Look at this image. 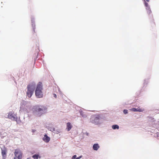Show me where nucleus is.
I'll list each match as a JSON object with an SVG mask.
<instances>
[{
  "instance_id": "obj_1",
  "label": "nucleus",
  "mask_w": 159,
  "mask_h": 159,
  "mask_svg": "<svg viewBox=\"0 0 159 159\" xmlns=\"http://www.w3.org/2000/svg\"><path fill=\"white\" fill-rule=\"evenodd\" d=\"M35 87V84L34 82H33L27 86V91L26 92V96L29 98L31 97L34 91Z\"/></svg>"
},
{
  "instance_id": "obj_2",
  "label": "nucleus",
  "mask_w": 159,
  "mask_h": 159,
  "mask_svg": "<svg viewBox=\"0 0 159 159\" xmlns=\"http://www.w3.org/2000/svg\"><path fill=\"white\" fill-rule=\"evenodd\" d=\"M42 89V83L41 82H39L38 84L35 92L36 96L38 98H41L43 97Z\"/></svg>"
},
{
  "instance_id": "obj_3",
  "label": "nucleus",
  "mask_w": 159,
  "mask_h": 159,
  "mask_svg": "<svg viewBox=\"0 0 159 159\" xmlns=\"http://www.w3.org/2000/svg\"><path fill=\"white\" fill-rule=\"evenodd\" d=\"M15 156L14 159H21L22 153L20 150L18 149H16L14 152Z\"/></svg>"
},
{
  "instance_id": "obj_4",
  "label": "nucleus",
  "mask_w": 159,
  "mask_h": 159,
  "mask_svg": "<svg viewBox=\"0 0 159 159\" xmlns=\"http://www.w3.org/2000/svg\"><path fill=\"white\" fill-rule=\"evenodd\" d=\"M7 118L13 120H16L17 119L16 115L14 114L13 111H10L8 113Z\"/></svg>"
},
{
  "instance_id": "obj_5",
  "label": "nucleus",
  "mask_w": 159,
  "mask_h": 159,
  "mask_svg": "<svg viewBox=\"0 0 159 159\" xmlns=\"http://www.w3.org/2000/svg\"><path fill=\"white\" fill-rule=\"evenodd\" d=\"M34 111L40 112V111H45L47 110V108L45 107H39V106H35L34 108Z\"/></svg>"
},
{
  "instance_id": "obj_6",
  "label": "nucleus",
  "mask_w": 159,
  "mask_h": 159,
  "mask_svg": "<svg viewBox=\"0 0 159 159\" xmlns=\"http://www.w3.org/2000/svg\"><path fill=\"white\" fill-rule=\"evenodd\" d=\"M92 122L95 125H98L99 123V117H96L93 119L92 118Z\"/></svg>"
},
{
  "instance_id": "obj_7",
  "label": "nucleus",
  "mask_w": 159,
  "mask_h": 159,
  "mask_svg": "<svg viewBox=\"0 0 159 159\" xmlns=\"http://www.w3.org/2000/svg\"><path fill=\"white\" fill-rule=\"evenodd\" d=\"M7 151L6 149H2V159H6L7 157Z\"/></svg>"
},
{
  "instance_id": "obj_8",
  "label": "nucleus",
  "mask_w": 159,
  "mask_h": 159,
  "mask_svg": "<svg viewBox=\"0 0 159 159\" xmlns=\"http://www.w3.org/2000/svg\"><path fill=\"white\" fill-rule=\"evenodd\" d=\"M130 110L133 111H139V112H142L144 111V109H141L140 107H138L137 108H133L130 109Z\"/></svg>"
},
{
  "instance_id": "obj_9",
  "label": "nucleus",
  "mask_w": 159,
  "mask_h": 159,
  "mask_svg": "<svg viewBox=\"0 0 159 159\" xmlns=\"http://www.w3.org/2000/svg\"><path fill=\"white\" fill-rule=\"evenodd\" d=\"M50 138L48 137L47 134H45L43 138V140L46 143H48L50 141Z\"/></svg>"
},
{
  "instance_id": "obj_10",
  "label": "nucleus",
  "mask_w": 159,
  "mask_h": 159,
  "mask_svg": "<svg viewBox=\"0 0 159 159\" xmlns=\"http://www.w3.org/2000/svg\"><path fill=\"white\" fill-rule=\"evenodd\" d=\"M99 148V146L98 143L94 144L93 146V148L94 150H97Z\"/></svg>"
},
{
  "instance_id": "obj_11",
  "label": "nucleus",
  "mask_w": 159,
  "mask_h": 159,
  "mask_svg": "<svg viewBox=\"0 0 159 159\" xmlns=\"http://www.w3.org/2000/svg\"><path fill=\"white\" fill-rule=\"evenodd\" d=\"M72 128V125L70 122L67 123V129L68 131H70Z\"/></svg>"
},
{
  "instance_id": "obj_12",
  "label": "nucleus",
  "mask_w": 159,
  "mask_h": 159,
  "mask_svg": "<svg viewBox=\"0 0 159 159\" xmlns=\"http://www.w3.org/2000/svg\"><path fill=\"white\" fill-rule=\"evenodd\" d=\"M146 9L147 11V13L148 15H149L152 13V11L151 10L150 7L146 8Z\"/></svg>"
},
{
  "instance_id": "obj_13",
  "label": "nucleus",
  "mask_w": 159,
  "mask_h": 159,
  "mask_svg": "<svg viewBox=\"0 0 159 159\" xmlns=\"http://www.w3.org/2000/svg\"><path fill=\"white\" fill-rule=\"evenodd\" d=\"M32 157L34 159H37L38 158H41V157L38 154H36L33 155L32 156Z\"/></svg>"
},
{
  "instance_id": "obj_14",
  "label": "nucleus",
  "mask_w": 159,
  "mask_h": 159,
  "mask_svg": "<svg viewBox=\"0 0 159 159\" xmlns=\"http://www.w3.org/2000/svg\"><path fill=\"white\" fill-rule=\"evenodd\" d=\"M143 0L144 2V4L145 6L146 7V8L150 7L149 6L148 3L146 2L145 0Z\"/></svg>"
},
{
  "instance_id": "obj_15",
  "label": "nucleus",
  "mask_w": 159,
  "mask_h": 159,
  "mask_svg": "<svg viewBox=\"0 0 159 159\" xmlns=\"http://www.w3.org/2000/svg\"><path fill=\"white\" fill-rule=\"evenodd\" d=\"M112 128L114 129H119V126L117 125H113L112 126Z\"/></svg>"
},
{
  "instance_id": "obj_16",
  "label": "nucleus",
  "mask_w": 159,
  "mask_h": 159,
  "mask_svg": "<svg viewBox=\"0 0 159 159\" xmlns=\"http://www.w3.org/2000/svg\"><path fill=\"white\" fill-rule=\"evenodd\" d=\"M35 28L33 27V35L34 37H35V35H36V34H35L36 32L35 31Z\"/></svg>"
},
{
  "instance_id": "obj_17",
  "label": "nucleus",
  "mask_w": 159,
  "mask_h": 159,
  "mask_svg": "<svg viewBox=\"0 0 159 159\" xmlns=\"http://www.w3.org/2000/svg\"><path fill=\"white\" fill-rule=\"evenodd\" d=\"M123 112L125 114H126L128 113V110H124L123 111Z\"/></svg>"
},
{
  "instance_id": "obj_18",
  "label": "nucleus",
  "mask_w": 159,
  "mask_h": 159,
  "mask_svg": "<svg viewBox=\"0 0 159 159\" xmlns=\"http://www.w3.org/2000/svg\"><path fill=\"white\" fill-rule=\"evenodd\" d=\"M76 155H74L72 158V159H76Z\"/></svg>"
},
{
  "instance_id": "obj_19",
  "label": "nucleus",
  "mask_w": 159,
  "mask_h": 159,
  "mask_svg": "<svg viewBox=\"0 0 159 159\" xmlns=\"http://www.w3.org/2000/svg\"><path fill=\"white\" fill-rule=\"evenodd\" d=\"M53 96L55 98H57V95L55 94H53Z\"/></svg>"
},
{
  "instance_id": "obj_20",
  "label": "nucleus",
  "mask_w": 159,
  "mask_h": 159,
  "mask_svg": "<svg viewBox=\"0 0 159 159\" xmlns=\"http://www.w3.org/2000/svg\"><path fill=\"white\" fill-rule=\"evenodd\" d=\"M82 157V156H80L79 157H78L76 158V159H80V158H81Z\"/></svg>"
},
{
  "instance_id": "obj_21",
  "label": "nucleus",
  "mask_w": 159,
  "mask_h": 159,
  "mask_svg": "<svg viewBox=\"0 0 159 159\" xmlns=\"http://www.w3.org/2000/svg\"><path fill=\"white\" fill-rule=\"evenodd\" d=\"M50 130L52 131H54V128H52V129H50Z\"/></svg>"
},
{
  "instance_id": "obj_22",
  "label": "nucleus",
  "mask_w": 159,
  "mask_h": 159,
  "mask_svg": "<svg viewBox=\"0 0 159 159\" xmlns=\"http://www.w3.org/2000/svg\"><path fill=\"white\" fill-rule=\"evenodd\" d=\"M146 1L148 2H149L150 1V0H146Z\"/></svg>"
},
{
  "instance_id": "obj_23",
  "label": "nucleus",
  "mask_w": 159,
  "mask_h": 159,
  "mask_svg": "<svg viewBox=\"0 0 159 159\" xmlns=\"http://www.w3.org/2000/svg\"><path fill=\"white\" fill-rule=\"evenodd\" d=\"M27 159H30V158H28Z\"/></svg>"
}]
</instances>
